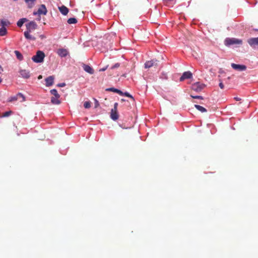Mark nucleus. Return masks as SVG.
<instances>
[{"instance_id":"nucleus-1","label":"nucleus","mask_w":258,"mask_h":258,"mask_svg":"<svg viewBox=\"0 0 258 258\" xmlns=\"http://www.w3.org/2000/svg\"><path fill=\"white\" fill-rule=\"evenodd\" d=\"M45 57L44 53L40 50H38L36 52V54L34 55L32 57V59L33 61L35 62H42L44 60V58Z\"/></svg>"},{"instance_id":"nucleus-2","label":"nucleus","mask_w":258,"mask_h":258,"mask_svg":"<svg viewBox=\"0 0 258 258\" xmlns=\"http://www.w3.org/2000/svg\"><path fill=\"white\" fill-rule=\"evenodd\" d=\"M242 41L241 40L232 38H227L225 40V44L226 45H231L235 44H241Z\"/></svg>"},{"instance_id":"nucleus-3","label":"nucleus","mask_w":258,"mask_h":258,"mask_svg":"<svg viewBox=\"0 0 258 258\" xmlns=\"http://www.w3.org/2000/svg\"><path fill=\"white\" fill-rule=\"evenodd\" d=\"M47 13V10L46 9V8L44 5H40V7L39 8L38 11L37 12H34L33 15H45Z\"/></svg>"},{"instance_id":"nucleus-4","label":"nucleus","mask_w":258,"mask_h":258,"mask_svg":"<svg viewBox=\"0 0 258 258\" xmlns=\"http://www.w3.org/2000/svg\"><path fill=\"white\" fill-rule=\"evenodd\" d=\"M205 85L199 82H196L192 85L191 88L196 92H200L205 87Z\"/></svg>"},{"instance_id":"nucleus-5","label":"nucleus","mask_w":258,"mask_h":258,"mask_svg":"<svg viewBox=\"0 0 258 258\" xmlns=\"http://www.w3.org/2000/svg\"><path fill=\"white\" fill-rule=\"evenodd\" d=\"M247 43L252 48H258V37L248 39L247 40Z\"/></svg>"},{"instance_id":"nucleus-6","label":"nucleus","mask_w":258,"mask_h":258,"mask_svg":"<svg viewBox=\"0 0 258 258\" xmlns=\"http://www.w3.org/2000/svg\"><path fill=\"white\" fill-rule=\"evenodd\" d=\"M158 61L157 59H152L147 61L145 63V68L149 69L152 67H156L158 64Z\"/></svg>"},{"instance_id":"nucleus-7","label":"nucleus","mask_w":258,"mask_h":258,"mask_svg":"<svg viewBox=\"0 0 258 258\" xmlns=\"http://www.w3.org/2000/svg\"><path fill=\"white\" fill-rule=\"evenodd\" d=\"M232 68L235 70L238 71H244L246 69V66L244 64H238L234 63H231Z\"/></svg>"},{"instance_id":"nucleus-8","label":"nucleus","mask_w":258,"mask_h":258,"mask_svg":"<svg viewBox=\"0 0 258 258\" xmlns=\"http://www.w3.org/2000/svg\"><path fill=\"white\" fill-rule=\"evenodd\" d=\"M26 29L28 31L31 32L37 28V25L34 21H31L26 25Z\"/></svg>"},{"instance_id":"nucleus-9","label":"nucleus","mask_w":258,"mask_h":258,"mask_svg":"<svg viewBox=\"0 0 258 258\" xmlns=\"http://www.w3.org/2000/svg\"><path fill=\"white\" fill-rule=\"evenodd\" d=\"M192 74L190 72H185L182 74V76L180 78L179 80L180 81H183L185 79H190L192 77Z\"/></svg>"},{"instance_id":"nucleus-10","label":"nucleus","mask_w":258,"mask_h":258,"mask_svg":"<svg viewBox=\"0 0 258 258\" xmlns=\"http://www.w3.org/2000/svg\"><path fill=\"white\" fill-rule=\"evenodd\" d=\"M118 117L117 110L112 109L110 112V118L113 120H116L118 119Z\"/></svg>"},{"instance_id":"nucleus-11","label":"nucleus","mask_w":258,"mask_h":258,"mask_svg":"<svg viewBox=\"0 0 258 258\" xmlns=\"http://www.w3.org/2000/svg\"><path fill=\"white\" fill-rule=\"evenodd\" d=\"M57 53L60 57H65L69 53L68 51L64 48L58 49L57 50Z\"/></svg>"},{"instance_id":"nucleus-12","label":"nucleus","mask_w":258,"mask_h":258,"mask_svg":"<svg viewBox=\"0 0 258 258\" xmlns=\"http://www.w3.org/2000/svg\"><path fill=\"white\" fill-rule=\"evenodd\" d=\"M83 68L84 70L87 73L90 74H94V70L93 68H92L90 66H89L88 64H84L83 66Z\"/></svg>"},{"instance_id":"nucleus-13","label":"nucleus","mask_w":258,"mask_h":258,"mask_svg":"<svg viewBox=\"0 0 258 258\" xmlns=\"http://www.w3.org/2000/svg\"><path fill=\"white\" fill-rule=\"evenodd\" d=\"M20 74L22 77L25 79H28L30 76V72L26 70H21L20 71Z\"/></svg>"},{"instance_id":"nucleus-14","label":"nucleus","mask_w":258,"mask_h":258,"mask_svg":"<svg viewBox=\"0 0 258 258\" xmlns=\"http://www.w3.org/2000/svg\"><path fill=\"white\" fill-rule=\"evenodd\" d=\"M58 9L60 11V12L63 15H67L69 11V9L66 7V6L62 5L61 7H58Z\"/></svg>"},{"instance_id":"nucleus-15","label":"nucleus","mask_w":258,"mask_h":258,"mask_svg":"<svg viewBox=\"0 0 258 258\" xmlns=\"http://www.w3.org/2000/svg\"><path fill=\"white\" fill-rule=\"evenodd\" d=\"M54 81V77L53 76H49L45 79L46 85L50 86L52 85Z\"/></svg>"},{"instance_id":"nucleus-16","label":"nucleus","mask_w":258,"mask_h":258,"mask_svg":"<svg viewBox=\"0 0 258 258\" xmlns=\"http://www.w3.org/2000/svg\"><path fill=\"white\" fill-rule=\"evenodd\" d=\"M59 98L60 97H56L55 96H52L51 98V103L53 104H55V105H59V104H60L61 102L59 99Z\"/></svg>"},{"instance_id":"nucleus-17","label":"nucleus","mask_w":258,"mask_h":258,"mask_svg":"<svg viewBox=\"0 0 258 258\" xmlns=\"http://www.w3.org/2000/svg\"><path fill=\"white\" fill-rule=\"evenodd\" d=\"M30 31H25L24 33L25 37L28 40H35L36 39L35 37L30 35Z\"/></svg>"},{"instance_id":"nucleus-18","label":"nucleus","mask_w":258,"mask_h":258,"mask_svg":"<svg viewBox=\"0 0 258 258\" xmlns=\"http://www.w3.org/2000/svg\"><path fill=\"white\" fill-rule=\"evenodd\" d=\"M106 90L110 91H112V92L117 93L118 94H119L120 95H123V92L121 91H120V90H118L117 89H115L114 88H110L106 89Z\"/></svg>"},{"instance_id":"nucleus-19","label":"nucleus","mask_w":258,"mask_h":258,"mask_svg":"<svg viewBox=\"0 0 258 258\" xmlns=\"http://www.w3.org/2000/svg\"><path fill=\"white\" fill-rule=\"evenodd\" d=\"M29 8H31L34 6L36 0H25Z\"/></svg>"},{"instance_id":"nucleus-20","label":"nucleus","mask_w":258,"mask_h":258,"mask_svg":"<svg viewBox=\"0 0 258 258\" xmlns=\"http://www.w3.org/2000/svg\"><path fill=\"white\" fill-rule=\"evenodd\" d=\"M26 21H27V19L26 18L21 19L17 22V26L19 27H21L23 24Z\"/></svg>"},{"instance_id":"nucleus-21","label":"nucleus","mask_w":258,"mask_h":258,"mask_svg":"<svg viewBox=\"0 0 258 258\" xmlns=\"http://www.w3.org/2000/svg\"><path fill=\"white\" fill-rule=\"evenodd\" d=\"M7 34V30L6 27H2L0 28V36H5Z\"/></svg>"},{"instance_id":"nucleus-22","label":"nucleus","mask_w":258,"mask_h":258,"mask_svg":"<svg viewBox=\"0 0 258 258\" xmlns=\"http://www.w3.org/2000/svg\"><path fill=\"white\" fill-rule=\"evenodd\" d=\"M195 107L201 112H205L207 111L205 108L199 105H195Z\"/></svg>"},{"instance_id":"nucleus-23","label":"nucleus","mask_w":258,"mask_h":258,"mask_svg":"<svg viewBox=\"0 0 258 258\" xmlns=\"http://www.w3.org/2000/svg\"><path fill=\"white\" fill-rule=\"evenodd\" d=\"M16 55V57L19 60H22L23 58V56L22 55V54L18 50H15L14 51Z\"/></svg>"},{"instance_id":"nucleus-24","label":"nucleus","mask_w":258,"mask_h":258,"mask_svg":"<svg viewBox=\"0 0 258 258\" xmlns=\"http://www.w3.org/2000/svg\"><path fill=\"white\" fill-rule=\"evenodd\" d=\"M77 22L78 21L75 18H69L67 21L68 23L69 24H76Z\"/></svg>"},{"instance_id":"nucleus-25","label":"nucleus","mask_w":258,"mask_h":258,"mask_svg":"<svg viewBox=\"0 0 258 258\" xmlns=\"http://www.w3.org/2000/svg\"><path fill=\"white\" fill-rule=\"evenodd\" d=\"M10 24V23L8 20H2L1 21V25L2 27H5L7 26Z\"/></svg>"},{"instance_id":"nucleus-26","label":"nucleus","mask_w":258,"mask_h":258,"mask_svg":"<svg viewBox=\"0 0 258 258\" xmlns=\"http://www.w3.org/2000/svg\"><path fill=\"white\" fill-rule=\"evenodd\" d=\"M19 98H22V100H21L22 102H23V101H24L25 100V98L24 96L22 94H21V93H18L16 97H14L13 98V100H17Z\"/></svg>"},{"instance_id":"nucleus-27","label":"nucleus","mask_w":258,"mask_h":258,"mask_svg":"<svg viewBox=\"0 0 258 258\" xmlns=\"http://www.w3.org/2000/svg\"><path fill=\"white\" fill-rule=\"evenodd\" d=\"M50 93L53 96H55L56 97H60V95L58 94V93H57V91L56 89H54L51 90Z\"/></svg>"},{"instance_id":"nucleus-28","label":"nucleus","mask_w":258,"mask_h":258,"mask_svg":"<svg viewBox=\"0 0 258 258\" xmlns=\"http://www.w3.org/2000/svg\"><path fill=\"white\" fill-rule=\"evenodd\" d=\"M84 106L85 108H89L91 107V103L89 101H86L84 104Z\"/></svg>"},{"instance_id":"nucleus-29","label":"nucleus","mask_w":258,"mask_h":258,"mask_svg":"<svg viewBox=\"0 0 258 258\" xmlns=\"http://www.w3.org/2000/svg\"><path fill=\"white\" fill-rule=\"evenodd\" d=\"M123 95L128 97H130V98H132L133 100H134L133 97L130 94H129L128 92L123 93Z\"/></svg>"},{"instance_id":"nucleus-30","label":"nucleus","mask_w":258,"mask_h":258,"mask_svg":"<svg viewBox=\"0 0 258 258\" xmlns=\"http://www.w3.org/2000/svg\"><path fill=\"white\" fill-rule=\"evenodd\" d=\"M190 96L194 99H203V97L202 96H194L191 95Z\"/></svg>"},{"instance_id":"nucleus-31","label":"nucleus","mask_w":258,"mask_h":258,"mask_svg":"<svg viewBox=\"0 0 258 258\" xmlns=\"http://www.w3.org/2000/svg\"><path fill=\"white\" fill-rule=\"evenodd\" d=\"M11 113H12V112H11V111H7V112H5L4 113V114H3V116H4V117H7V116H9V115L11 114Z\"/></svg>"},{"instance_id":"nucleus-32","label":"nucleus","mask_w":258,"mask_h":258,"mask_svg":"<svg viewBox=\"0 0 258 258\" xmlns=\"http://www.w3.org/2000/svg\"><path fill=\"white\" fill-rule=\"evenodd\" d=\"M119 66H120V64L119 63H116L111 67V69H115V68H118Z\"/></svg>"},{"instance_id":"nucleus-33","label":"nucleus","mask_w":258,"mask_h":258,"mask_svg":"<svg viewBox=\"0 0 258 258\" xmlns=\"http://www.w3.org/2000/svg\"><path fill=\"white\" fill-rule=\"evenodd\" d=\"M219 81H220V83H219V86L221 89H223L224 88V86L221 80H219Z\"/></svg>"},{"instance_id":"nucleus-34","label":"nucleus","mask_w":258,"mask_h":258,"mask_svg":"<svg viewBox=\"0 0 258 258\" xmlns=\"http://www.w3.org/2000/svg\"><path fill=\"white\" fill-rule=\"evenodd\" d=\"M95 107L97 108L99 105V102L95 99Z\"/></svg>"},{"instance_id":"nucleus-35","label":"nucleus","mask_w":258,"mask_h":258,"mask_svg":"<svg viewBox=\"0 0 258 258\" xmlns=\"http://www.w3.org/2000/svg\"><path fill=\"white\" fill-rule=\"evenodd\" d=\"M108 68V66H106L104 68H103L102 69H100L99 70V72H103V71H105V70H106V69H107Z\"/></svg>"},{"instance_id":"nucleus-36","label":"nucleus","mask_w":258,"mask_h":258,"mask_svg":"<svg viewBox=\"0 0 258 258\" xmlns=\"http://www.w3.org/2000/svg\"><path fill=\"white\" fill-rule=\"evenodd\" d=\"M65 86H66V84L64 83H62L57 84V86H58V87H64Z\"/></svg>"},{"instance_id":"nucleus-37","label":"nucleus","mask_w":258,"mask_h":258,"mask_svg":"<svg viewBox=\"0 0 258 258\" xmlns=\"http://www.w3.org/2000/svg\"><path fill=\"white\" fill-rule=\"evenodd\" d=\"M117 106H118V103L116 102L114 104V107L112 109L117 110Z\"/></svg>"},{"instance_id":"nucleus-38","label":"nucleus","mask_w":258,"mask_h":258,"mask_svg":"<svg viewBox=\"0 0 258 258\" xmlns=\"http://www.w3.org/2000/svg\"><path fill=\"white\" fill-rule=\"evenodd\" d=\"M234 99L236 101H240L241 100V99L239 97H235Z\"/></svg>"},{"instance_id":"nucleus-39","label":"nucleus","mask_w":258,"mask_h":258,"mask_svg":"<svg viewBox=\"0 0 258 258\" xmlns=\"http://www.w3.org/2000/svg\"><path fill=\"white\" fill-rule=\"evenodd\" d=\"M173 0H163L165 3H168L169 2L173 1Z\"/></svg>"},{"instance_id":"nucleus-40","label":"nucleus","mask_w":258,"mask_h":258,"mask_svg":"<svg viewBox=\"0 0 258 258\" xmlns=\"http://www.w3.org/2000/svg\"><path fill=\"white\" fill-rule=\"evenodd\" d=\"M40 37L41 38V39H44L45 38V36L43 35H41L40 36Z\"/></svg>"},{"instance_id":"nucleus-41","label":"nucleus","mask_w":258,"mask_h":258,"mask_svg":"<svg viewBox=\"0 0 258 258\" xmlns=\"http://www.w3.org/2000/svg\"><path fill=\"white\" fill-rule=\"evenodd\" d=\"M3 71V69L2 67L0 66V73H1Z\"/></svg>"},{"instance_id":"nucleus-42","label":"nucleus","mask_w":258,"mask_h":258,"mask_svg":"<svg viewBox=\"0 0 258 258\" xmlns=\"http://www.w3.org/2000/svg\"><path fill=\"white\" fill-rule=\"evenodd\" d=\"M41 78H42L41 76H39L38 77V79H41Z\"/></svg>"},{"instance_id":"nucleus-43","label":"nucleus","mask_w":258,"mask_h":258,"mask_svg":"<svg viewBox=\"0 0 258 258\" xmlns=\"http://www.w3.org/2000/svg\"><path fill=\"white\" fill-rule=\"evenodd\" d=\"M121 101H125V100H124V99H121Z\"/></svg>"},{"instance_id":"nucleus-44","label":"nucleus","mask_w":258,"mask_h":258,"mask_svg":"<svg viewBox=\"0 0 258 258\" xmlns=\"http://www.w3.org/2000/svg\"><path fill=\"white\" fill-rule=\"evenodd\" d=\"M2 82V79L0 78V83Z\"/></svg>"}]
</instances>
